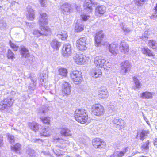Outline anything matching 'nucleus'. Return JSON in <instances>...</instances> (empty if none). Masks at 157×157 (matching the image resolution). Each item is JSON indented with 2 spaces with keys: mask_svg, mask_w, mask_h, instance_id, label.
<instances>
[{
  "mask_svg": "<svg viewBox=\"0 0 157 157\" xmlns=\"http://www.w3.org/2000/svg\"><path fill=\"white\" fill-rule=\"evenodd\" d=\"M120 49L121 52L124 54H127L129 52V46L128 44L123 41H121L120 44Z\"/></svg>",
  "mask_w": 157,
  "mask_h": 157,
  "instance_id": "aec40b11",
  "label": "nucleus"
},
{
  "mask_svg": "<svg viewBox=\"0 0 157 157\" xmlns=\"http://www.w3.org/2000/svg\"><path fill=\"white\" fill-rule=\"evenodd\" d=\"M75 62L77 64H84L86 61V57L82 54H76L73 57Z\"/></svg>",
  "mask_w": 157,
  "mask_h": 157,
  "instance_id": "dca6fc26",
  "label": "nucleus"
},
{
  "mask_svg": "<svg viewBox=\"0 0 157 157\" xmlns=\"http://www.w3.org/2000/svg\"><path fill=\"white\" fill-rule=\"evenodd\" d=\"M45 113V111L43 109H41L38 113L39 114H44Z\"/></svg>",
  "mask_w": 157,
  "mask_h": 157,
  "instance_id": "e2e57ef3",
  "label": "nucleus"
},
{
  "mask_svg": "<svg viewBox=\"0 0 157 157\" xmlns=\"http://www.w3.org/2000/svg\"><path fill=\"white\" fill-rule=\"evenodd\" d=\"M140 97L142 99H152L153 98V93L148 91L143 92L141 94Z\"/></svg>",
  "mask_w": 157,
  "mask_h": 157,
  "instance_id": "c85d7f7f",
  "label": "nucleus"
},
{
  "mask_svg": "<svg viewBox=\"0 0 157 157\" xmlns=\"http://www.w3.org/2000/svg\"><path fill=\"white\" fill-rule=\"evenodd\" d=\"M70 76L73 81L75 84H78L81 82L82 80V73L78 71H71Z\"/></svg>",
  "mask_w": 157,
  "mask_h": 157,
  "instance_id": "39448f33",
  "label": "nucleus"
},
{
  "mask_svg": "<svg viewBox=\"0 0 157 157\" xmlns=\"http://www.w3.org/2000/svg\"><path fill=\"white\" fill-rule=\"evenodd\" d=\"M156 42V41L154 40H150L148 42V45L153 48V46L155 45Z\"/></svg>",
  "mask_w": 157,
  "mask_h": 157,
  "instance_id": "3c124183",
  "label": "nucleus"
},
{
  "mask_svg": "<svg viewBox=\"0 0 157 157\" xmlns=\"http://www.w3.org/2000/svg\"><path fill=\"white\" fill-rule=\"evenodd\" d=\"M98 96L101 98L107 97L109 96L107 89L104 87H101L99 90Z\"/></svg>",
  "mask_w": 157,
  "mask_h": 157,
  "instance_id": "4be33fe9",
  "label": "nucleus"
},
{
  "mask_svg": "<svg viewBox=\"0 0 157 157\" xmlns=\"http://www.w3.org/2000/svg\"><path fill=\"white\" fill-rule=\"evenodd\" d=\"M72 53V49L71 44L69 43L64 44L62 49V54L63 56L67 57L70 56Z\"/></svg>",
  "mask_w": 157,
  "mask_h": 157,
  "instance_id": "4468645a",
  "label": "nucleus"
},
{
  "mask_svg": "<svg viewBox=\"0 0 157 157\" xmlns=\"http://www.w3.org/2000/svg\"><path fill=\"white\" fill-rule=\"evenodd\" d=\"M30 78L31 80V82L28 86L29 89L31 91H34L36 89V78H32L31 76H30Z\"/></svg>",
  "mask_w": 157,
  "mask_h": 157,
  "instance_id": "393cba45",
  "label": "nucleus"
},
{
  "mask_svg": "<svg viewBox=\"0 0 157 157\" xmlns=\"http://www.w3.org/2000/svg\"><path fill=\"white\" fill-rule=\"evenodd\" d=\"M8 28L6 22L3 20L0 21V29L1 30H5Z\"/></svg>",
  "mask_w": 157,
  "mask_h": 157,
  "instance_id": "e433bc0d",
  "label": "nucleus"
},
{
  "mask_svg": "<svg viewBox=\"0 0 157 157\" xmlns=\"http://www.w3.org/2000/svg\"><path fill=\"white\" fill-rule=\"evenodd\" d=\"M153 49H155L157 50V42L156 41L155 44L154 46H153Z\"/></svg>",
  "mask_w": 157,
  "mask_h": 157,
  "instance_id": "680f3d73",
  "label": "nucleus"
},
{
  "mask_svg": "<svg viewBox=\"0 0 157 157\" xmlns=\"http://www.w3.org/2000/svg\"><path fill=\"white\" fill-rule=\"evenodd\" d=\"M86 45V38H81L77 41L76 46L81 51L86 50L87 48Z\"/></svg>",
  "mask_w": 157,
  "mask_h": 157,
  "instance_id": "1a4fd4ad",
  "label": "nucleus"
},
{
  "mask_svg": "<svg viewBox=\"0 0 157 157\" xmlns=\"http://www.w3.org/2000/svg\"><path fill=\"white\" fill-rule=\"evenodd\" d=\"M50 44L51 46L54 49L58 50L59 47L60 46V43L57 40L53 39L51 41Z\"/></svg>",
  "mask_w": 157,
  "mask_h": 157,
  "instance_id": "7c9ffc66",
  "label": "nucleus"
},
{
  "mask_svg": "<svg viewBox=\"0 0 157 157\" xmlns=\"http://www.w3.org/2000/svg\"><path fill=\"white\" fill-rule=\"evenodd\" d=\"M142 113L143 117L144 120H145V121H146V120H147V119L146 117H145V116L144 115V113Z\"/></svg>",
  "mask_w": 157,
  "mask_h": 157,
  "instance_id": "69168bd1",
  "label": "nucleus"
},
{
  "mask_svg": "<svg viewBox=\"0 0 157 157\" xmlns=\"http://www.w3.org/2000/svg\"><path fill=\"white\" fill-rule=\"evenodd\" d=\"M91 109L94 114L97 116H101L105 113L104 107L99 104L93 105Z\"/></svg>",
  "mask_w": 157,
  "mask_h": 157,
  "instance_id": "20e7f679",
  "label": "nucleus"
},
{
  "mask_svg": "<svg viewBox=\"0 0 157 157\" xmlns=\"http://www.w3.org/2000/svg\"><path fill=\"white\" fill-rule=\"evenodd\" d=\"M57 36L59 38L61 39L62 40H65L68 35L66 31L62 30L61 32H59Z\"/></svg>",
  "mask_w": 157,
  "mask_h": 157,
  "instance_id": "2f4dec72",
  "label": "nucleus"
},
{
  "mask_svg": "<svg viewBox=\"0 0 157 157\" xmlns=\"http://www.w3.org/2000/svg\"><path fill=\"white\" fill-rule=\"evenodd\" d=\"M35 142L38 143H40V142H42V140H41L38 139H36L35 140Z\"/></svg>",
  "mask_w": 157,
  "mask_h": 157,
  "instance_id": "0e129e2a",
  "label": "nucleus"
},
{
  "mask_svg": "<svg viewBox=\"0 0 157 157\" xmlns=\"http://www.w3.org/2000/svg\"><path fill=\"white\" fill-rule=\"evenodd\" d=\"M113 122L114 126L117 128H122L125 127V123L121 119L115 118Z\"/></svg>",
  "mask_w": 157,
  "mask_h": 157,
  "instance_id": "a211bd4d",
  "label": "nucleus"
},
{
  "mask_svg": "<svg viewBox=\"0 0 157 157\" xmlns=\"http://www.w3.org/2000/svg\"><path fill=\"white\" fill-rule=\"evenodd\" d=\"M41 6L44 7L46 5V0H39Z\"/></svg>",
  "mask_w": 157,
  "mask_h": 157,
  "instance_id": "6e6d98bb",
  "label": "nucleus"
},
{
  "mask_svg": "<svg viewBox=\"0 0 157 157\" xmlns=\"http://www.w3.org/2000/svg\"><path fill=\"white\" fill-rule=\"evenodd\" d=\"M81 17L84 21H86L90 17L89 15L83 14L81 15Z\"/></svg>",
  "mask_w": 157,
  "mask_h": 157,
  "instance_id": "5fc2aeb1",
  "label": "nucleus"
},
{
  "mask_svg": "<svg viewBox=\"0 0 157 157\" xmlns=\"http://www.w3.org/2000/svg\"><path fill=\"white\" fill-rule=\"evenodd\" d=\"M98 4L97 0H85L84 4V7L88 13L91 12L92 10V5H97Z\"/></svg>",
  "mask_w": 157,
  "mask_h": 157,
  "instance_id": "9d476101",
  "label": "nucleus"
},
{
  "mask_svg": "<svg viewBox=\"0 0 157 157\" xmlns=\"http://www.w3.org/2000/svg\"><path fill=\"white\" fill-rule=\"evenodd\" d=\"M124 152L122 151H115L113 155L111 156V157H122L124 155Z\"/></svg>",
  "mask_w": 157,
  "mask_h": 157,
  "instance_id": "ea45409f",
  "label": "nucleus"
},
{
  "mask_svg": "<svg viewBox=\"0 0 157 157\" xmlns=\"http://www.w3.org/2000/svg\"><path fill=\"white\" fill-rule=\"evenodd\" d=\"M108 109L110 112H115L118 109L117 103L114 102L110 103L107 106Z\"/></svg>",
  "mask_w": 157,
  "mask_h": 157,
  "instance_id": "bb28decb",
  "label": "nucleus"
},
{
  "mask_svg": "<svg viewBox=\"0 0 157 157\" xmlns=\"http://www.w3.org/2000/svg\"><path fill=\"white\" fill-rule=\"evenodd\" d=\"M21 53L22 57L25 58V60L27 64L32 65L33 63L34 56L30 55L28 50L23 46H21Z\"/></svg>",
  "mask_w": 157,
  "mask_h": 157,
  "instance_id": "7ed1b4c3",
  "label": "nucleus"
},
{
  "mask_svg": "<svg viewBox=\"0 0 157 157\" xmlns=\"http://www.w3.org/2000/svg\"><path fill=\"white\" fill-rule=\"evenodd\" d=\"M61 92L59 96L61 98L64 96L67 97L70 94L71 86L68 82L63 81L62 82Z\"/></svg>",
  "mask_w": 157,
  "mask_h": 157,
  "instance_id": "f03ea898",
  "label": "nucleus"
},
{
  "mask_svg": "<svg viewBox=\"0 0 157 157\" xmlns=\"http://www.w3.org/2000/svg\"><path fill=\"white\" fill-rule=\"evenodd\" d=\"M93 146L96 148H103L105 145V143L102 140L99 138H95L92 140Z\"/></svg>",
  "mask_w": 157,
  "mask_h": 157,
  "instance_id": "2eb2a0df",
  "label": "nucleus"
},
{
  "mask_svg": "<svg viewBox=\"0 0 157 157\" xmlns=\"http://www.w3.org/2000/svg\"><path fill=\"white\" fill-rule=\"evenodd\" d=\"M122 30L124 33H128L132 31V30L128 27H124L122 28Z\"/></svg>",
  "mask_w": 157,
  "mask_h": 157,
  "instance_id": "864d4df0",
  "label": "nucleus"
},
{
  "mask_svg": "<svg viewBox=\"0 0 157 157\" xmlns=\"http://www.w3.org/2000/svg\"><path fill=\"white\" fill-rule=\"evenodd\" d=\"M9 44L11 47L15 51H17L18 48V47L14 44L11 41H10Z\"/></svg>",
  "mask_w": 157,
  "mask_h": 157,
  "instance_id": "09e8293b",
  "label": "nucleus"
},
{
  "mask_svg": "<svg viewBox=\"0 0 157 157\" xmlns=\"http://www.w3.org/2000/svg\"><path fill=\"white\" fill-rule=\"evenodd\" d=\"M146 134H147V132L146 131L143 130L140 135V140H143Z\"/></svg>",
  "mask_w": 157,
  "mask_h": 157,
  "instance_id": "8fccbe9b",
  "label": "nucleus"
},
{
  "mask_svg": "<svg viewBox=\"0 0 157 157\" xmlns=\"http://www.w3.org/2000/svg\"><path fill=\"white\" fill-rule=\"evenodd\" d=\"M80 21H82V20L80 19L79 21H78L75 27V29L77 32H80L84 29V25L82 22H81L80 23H79Z\"/></svg>",
  "mask_w": 157,
  "mask_h": 157,
  "instance_id": "cd10ccee",
  "label": "nucleus"
},
{
  "mask_svg": "<svg viewBox=\"0 0 157 157\" xmlns=\"http://www.w3.org/2000/svg\"><path fill=\"white\" fill-rule=\"evenodd\" d=\"M14 100L11 97H8L0 102V109H8L13 104Z\"/></svg>",
  "mask_w": 157,
  "mask_h": 157,
  "instance_id": "423d86ee",
  "label": "nucleus"
},
{
  "mask_svg": "<svg viewBox=\"0 0 157 157\" xmlns=\"http://www.w3.org/2000/svg\"><path fill=\"white\" fill-rule=\"evenodd\" d=\"M8 139L9 140V143L13 145L14 144V136L8 134Z\"/></svg>",
  "mask_w": 157,
  "mask_h": 157,
  "instance_id": "c03bdc74",
  "label": "nucleus"
},
{
  "mask_svg": "<svg viewBox=\"0 0 157 157\" xmlns=\"http://www.w3.org/2000/svg\"><path fill=\"white\" fill-rule=\"evenodd\" d=\"M128 149L129 148L128 147H127L122 151L123 152H124V154L125 153L129 152V151L128 150Z\"/></svg>",
  "mask_w": 157,
  "mask_h": 157,
  "instance_id": "13d9d810",
  "label": "nucleus"
},
{
  "mask_svg": "<svg viewBox=\"0 0 157 157\" xmlns=\"http://www.w3.org/2000/svg\"><path fill=\"white\" fill-rule=\"evenodd\" d=\"M60 133L62 136H69L72 135L71 131L66 128H63L61 129Z\"/></svg>",
  "mask_w": 157,
  "mask_h": 157,
  "instance_id": "b1692460",
  "label": "nucleus"
},
{
  "mask_svg": "<svg viewBox=\"0 0 157 157\" xmlns=\"http://www.w3.org/2000/svg\"><path fill=\"white\" fill-rule=\"evenodd\" d=\"M40 119L44 123L48 124L50 121V118L49 117H46L44 118H40Z\"/></svg>",
  "mask_w": 157,
  "mask_h": 157,
  "instance_id": "de8ad7c7",
  "label": "nucleus"
},
{
  "mask_svg": "<svg viewBox=\"0 0 157 157\" xmlns=\"http://www.w3.org/2000/svg\"><path fill=\"white\" fill-rule=\"evenodd\" d=\"M16 2H15V1H14V2H12V3H11V5L13 6V5H14L15 3H16Z\"/></svg>",
  "mask_w": 157,
  "mask_h": 157,
  "instance_id": "774afa93",
  "label": "nucleus"
},
{
  "mask_svg": "<svg viewBox=\"0 0 157 157\" xmlns=\"http://www.w3.org/2000/svg\"><path fill=\"white\" fill-rule=\"evenodd\" d=\"M40 28L41 30V32L37 29L34 30L33 32V34L37 37H39L42 35H46L48 34L51 32L50 29L48 27L42 28L40 26Z\"/></svg>",
  "mask_w": 157,
  "mask_h": 157,
  "instance_id": "6e6552de",
  "label": "nucleus"
},
{
  "mask_svg": "<svg viewBox=\"0 0 157 157\" xmlns=\"http://www.w3.org/2000/svg\"><path fill=\"white\" fill-rule=\"evenodd\" d=\"M101 71L99 69H96L94 70L92 73V76L95 78L100 77L102 75Z\"/></svg>",
  "mask_w": 157,
  "mask_h": 157,
  "instance_id": "72a5a7b5",
  "label": "nucleus"
},
{
  "mask_svg": "<svg viewBox=\"0 0 157 157\" xmlns=\"http://www.w3.org/2000/svg\"><path fill=\"white\" fill-rule=\"evenodd\" d=\"M4 51V48L3 47H0V54L2 53Z\"/></svg>",
  "mask_w": 157,
  "mask_h": 157,
  "instance_id": "052dcab7",
  "label": "nucleus"
},
{
  "mask_svg": "<svg viewBox=\"0 0 157 157\" xmlns=\"http://www.w3.org/2000/svg\"><path fill=\"white\" fill-rule=\"evenodd\" d=\"M21 146V145L20 144L17 143L15 145L11 146V149L16 152H18L20 150Z\"/></svg>",
  "mask_w": 157,
  "mask_h": 157,
  "instance_id": "f704fd0d",
  "label": "nucleus"
},
{
  "mask_svg": "<svg viewBox=\"0 0 157 157\" xmlns=\"http://www.w3.org/2000/svg\"><path fill=\"white\" fill-rule=\"evenodd\" d=\"M133 80L135 85V87L134 88V90H136V89L140 88V87L141 83L139 80L135 76L133 77Z\"/></svg>",
  "mask_w": 157,
  "mask_h": 157,
  "instance_id": "c9c22d12",
  "label": "nucleus"
},
{
  "mask_svg": "<svg viewBox=\"0 0 157 157\" xmlns=\"http://www.w3.org/2000/svg\"><path fill=\"white\" fill-rule=\"evenodd\" d=\"M7 56L9 59H11L12 60H13L15 58L14 54L10 49H9L8 50Z\"/></svg>",
  "mask_w": 157,
  "mask_h": 157,
  "instance_id": "a19ab883",
  "label": "nucleus"
},
{
  "mask_svg": "<svg viewBox=\"0 0 157 157\" xmlns=\"http://www.w3.org/2000/svg\"><path fill=\"white\" fill-rule=\"evenodd\" d=\"M28 125L30 129L35 132L39 130L41 127L40 125L35 122L29 123Z\"/></svg>",
  "mask_w": 157,
  "mask_h": 157,
  "instance_id": "a878e982",
  "label": "nucleus"
},
{
  "mask_svg": "<svg viewBox=\"0 0 157 157\" xmlns=\"http://www.w3.org/2000/svg\"><path fill=\"white\" fill-rule=\"evenodd\" d=\"M58 71L60 75L64 77L67 75V71L66 69L64 68H61L59 69Z\"/></svg>",
  "mask_w": 157,
  "mask_h": 157,
  "instance_id": "58836bf2",
  "label": "nucleus"
},
{
  "mask_svg": "<svg viewBox=\"0 0 157 157\" xmlns=\"http://www.w3.org/2000/svg\"><path fill=\"white\" fill-rule=\"evenodd\" d=\"M48 20V16L46 13H41L39 17L38 23L40 26L42 27H46Z\"/></svg>",
  "mask_w": 157,
  "mask_h": 157,
  "instance_id": "9b49d317",
  "label": "nucleus"
},
{
  "mask_svg": "<svg viewBox=\"0 0 157 157\" xmlns=\"http://www.w3.org/2000/svg\"><path fill=\"white\" fill-rule=\"evenodd\" d=\"M141 51L144 54L147 55L149 56H154V55L152 52L147 47H144L141 48Z\"/></svg>",
  "mask_w": 157,
  "mask_h": 157,
  "instance_id": "473e14b6",
  "label": "nucleus"
},
{
  "mask_svg": "<svg viewBox=\"0 0 157 157\" xmlns=\"http://www.w3.org/2000/svg\"><path fill=\"white\" fill-rule=\"evenodd\" d=\"M106 11V7L104 6H98L95 9V14L98 17H101Z\"/></svg>",
  "mask_w": 157,
  "mask_h": 157,
  "instance_id": "6ab92c4d",
  "label": "nucleus"
},
{
  "mask_svg": "<svg viewBox=\"0 0 157 157\" xmlns=\"http://www.w3.org/2000/svg\"><path fill=\"white\" fill-rule=\"evenodd\" d=\"M111 63L108 62H106L105 64V66L103 67L104 68L106 67H108L110 68L111 67Z\"/></svg>",
  "mask_w": 157,
  "mask_h": 157,
  "instance_id": "4d7b16f0",
  "label": "nucleus"
},
{
  "mask_svg": "<svg viewBox=\"0 0 157 157\" xmlns=\"http://www.w3.org/2000/svg\"><path fill=\"white\" fill-rule=\"evenodd\" d=\"M71 5L68 3H65L60 5V9L64 15L70 13L71 10Z\"/></svg>",
  "mask_w": 157,
  "mask_h": 157,
  "instance_id": "ddd939ff",
  "label": "nucleus"
},
{
  "mask_svg": "<svg viewBox=\"0 0 157 157\" xmlns=\"http://www.w3.org/2000/svg\"><path fill=\"white\" fill-rule=\"evenodd\" d=\"M102 31H100L97 33L95 36V43L96 46H98L101 44V42L104 38V35Z\"/></svg>",
  "mask_w": 157,
  "mask_h": 157,
  "instance_id": "f3484780",
  "label": "nucleus"
},
{
  "mask_svg": "<svg viewBox=\"0 0 157 157\" xmlns=\"http://www.w3.org/2000/svg\"><path fill=\"white\" fill-rule=\"evenodd\" d=\"M106 62L105 58L101 56H96L94 58V64L98 67H103Z\"/></svg>",
  "mask_w": 157,
  "mask_h": 157,
  "instance_id": "f8f14e48",
  "label": "nucleus"
},
{
  "mask_svg": "<svg viewBox=\"0 0 157 157\" xmlns=\"http://www.w3.org/2000/svg\"><path fill=\"white\" fill-rule=\"evenodd\" d=\"M2 136L1 135H0V147L2 145Z\"/></svg>",
  "mask_w": 157,
  "mask_h": 157,
  "instance_id": "bf43d9fd",
  "label": "nucleus"
},
{
  "mask_svg": "<svg viewBox=\"0 0 157 157\" xmlns=\"http://www.w3.org/2000/svg\"><path fill=\"white\" fill-rule=\"evenodd\" d=\"M149 142L147 140L141 146V148L143 151L145 152H147L149 149Z\"/></svg>",
  "mask_w": 157,
  "mask_h": 157,
  "instance_id": "4c0bfd02",
  "label": "nucleus"
},
{
  "mask_svg": "<svg viewBox=\"0 0 157 157\" xmlns=\"http://www.w3.org/2000/svg\"><path fill=\"white\" fill-rule=\"evenodd\" d=\"M132 65L128 60H125L121 64V73L122 75H125L130 70Z\"/></svg>",
  "mask_w": 157,
  "mask_h": 157,
  "instance_id": "0eeeda50",
  "label": "nucleus"
},
{
  "mask_svg": "<svg viewBox=\"0 0 157 157\" xmlns=\"http://www.w3.org/2000/svg\"><path fill=\"white\" fill-rule=\"evenodd\" d=\"M154 145H157V138L155 139L154 140Z\"/></svg>",
  "mask_w": 157,
  "mask_h": 157,
  "instance_id": "338daca9",
  "label": "nucleus"
},
{
  "mask_svg": "<svg viewBox=\"0 0 157 157\" xmlns=\"http://www.w3.org/2000/svg\"><path fill=\"white\" fill-rule=\"evenodd\" d=\"M147 0H135V3L138 6H142Z\"/></svg>",
  "mask_w": 157,
  "mask_h": 157,
  "instance_id": "79ce46f5",
  "label": "nucleus"
},
{
  "mask_svg": "<svg viewBox=\"0 0 157 157\" xmlns=\"http://www.w3.org/2000/svg\"><path fill=\"white\" fill-rule=\"evenodd\" d=\"M109 52L114 55H116L119 53L118 47L117 44H110L109 46Z\"/></svg>",
  "mask_w": 157,
  "mask_h": 157,
  "instance_id": "412c9836",
  "label": "nucleus"
},
{
  "mask_svg": "<svg viewBox=\"0 0 157 157\" xmlns=\"http://www.w3.org/2000/svg\"><path fill=\"white\" fill-rule=\"evenodd\" d=\"M27 153L28 154L29 157L34 156L35 154L34 151L30 148H28L26 151Z\"/></svg>",
  "mask_w": 157,
  "mask_h": 157,
  "instance_id": "49530a36",
  "label": "nucleus"
},
{
  "mask_svg": "<svg viewBox=\"0 0 157 157\" xmlns=\"http://www.w3.org/2000/svg\"><path fill=\"white\" fill-rule=\"evenodd\" d=\"M75 117L78 122L82 124L86 123L88 119L86 110L83 109L76 110L75 111Z\"/></svg>",
  "mask_w": 157,
  "mask_h": 157,
  "instance_id": "f257e3e1",
  "label": "nucleus"
},
{
  "mask_svg": "<svg viewBox=\"0 0 157 157\" xmlns=\"http://www.w3.org/2000/svg\"><path fill=\"white\" fill-rule=\"evenodd\" d=\"M28 13L27 14V18L29 20H33L35 18V14L34 10L32 9L31 7L28 6L27 7Z\"/></svg>",
  "mask_w": 157,
  "mask_h": 157,
  "instance_id": "5701e85b",
  "label": "nucleus"
},
{
  "mask_svg": "<svg viewBox=\"0 0 157 157\" xmlns=\"http://www.w3.org/2000/svg\"><path fill=\"white\" fill-rule=\"evenodd\" d=\"M40 132V135L41 136L44 137H48L50 136V130L48 127L44 128Z\"/></svg>",
  "mask_w": 157,
  "mask_h": 157,
  "instance_id": "c756f323",
  "label": "nucleus"
},
{
  "mask_svg": "<svg viewBox=\"0 0 157 157\" xmlns=\"http://www.w3.org/2000/svg\"><path fill=\"white\" fill-rule=\"evenodd\" d=\"M44 78V77H43V78H40L39 81V83L43 86L45 85V83L46 81V79Z\"/></svg>",
  "mask_w": 157,
  "mask_h": 157,
  "instance_id": "603ef678",
  "label": "nucleus"
},
{
  "mask_svg": "<svg viewBox=\"0 0 157 157\" xmlns=\"http://www.w3.org/2000/svg\"><path fill=\"white\" fill-rule=\"evenodd\" d=\"M155 12L151 16V18L152 19H157V4L156 6L154 7Z\"/></svg>",
  "mask_w": 157,
  "mask_h": 157,
  "instance_id": "a18cd8bd",
  "label": "nucleus"
},
{
  "mask_svg": "<svg viewBox=\"0 0 157 157\" xmlns=\"http://www.w3.org/2000/svg\"><path fill=\"white\" fill-rule=\"evenodd\" d=\"M149 35L148 31H145L142 36L140 37L143 40L145 41L148 39Z\"/></svg>",
  "mask_w": 157,
  "mask_h": 157,
  "instance_id": "37998d69",
  "label": "nucleus"
}]
</instances>
